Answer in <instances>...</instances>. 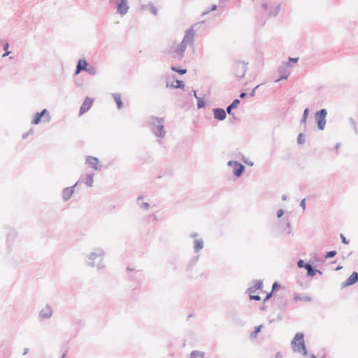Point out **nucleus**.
Wrapping results in <instances>:
<instances>
[{
    "instance_id": "obj_7",
    "label": "nucleus",
    "mask_w": 358,
    "mask_h": 358,
    "mask_svg": "<svg viewBox=\"0 0 358 358\" xmlns=\"http://www.w3.org/2000/svg\"><path fill=\"white\" fill-rule=\"evenodd\" d=\"M153 124H156V127L154 129V133L155 135L159 137H164L165 131L164 130V127L162 124V120L156 118L155 119V122Z\"/></svg>"
},
{
    "instance_id": "obj_27",
    "label": "nucleus",
    "mask_w": 358,
    "mask_h": 358,
    "mask_svg": "<svg viewBox=\"0 0 358 358\" xmlns=\"http://www.w3.org/2000/svg\"><path fill=\"white\" fill-rule=\"evenodd\" d=\"M298 142H299V143H300V144L303 143V142H304V138H303V134H300L299 135V136H298Z\"/></svg>"
},
{
    "instance_id": "obj_8",
    "label": "nucleus",
    "mask_w": 358,
    "mask_h": 358,
    "mask_svg": "<svg viewBox=\"0 0 358 358\" xmlns=\"http://www.w3.org/2000/svg\"><path fill=\"white\" fill-rule=\"evenodd\" d=\"M93 101H94L93 99H92L90 97H87L85 99L83 103L82 104V106L80 108L79 115H82L83 114H84L85 113L88 111L90 109V108L92 107Z\"/></svg>"
},
{
    "instance_id": "obj_13",
    "label": "nucleus",
    "mask_w": 358,
    "mask_h": 358,
    "mask_svg": "<svg viewBox=\"0 0 358 358\" xmlns=\"http://www.w3.org/2000/svg\"><path fill=\"white\" fill-rule=\"evenodd\" d=\"M128 6L127 3V0H121L120 3L117 6V11L119 13L123 15L127 12Z\"/></svg>"
},
{
    "instance_id": "obj_26",
    "label": "nucleus",
    "mask_w": 358,
    "mask_h": 358,
    "mask_svg": "<svg viewBox=\"0 0 358 358\" xmlns=\"http://www.w3.org/2000/svg\"><path fill=\"white\" fill-rule=\"evenodd\" d=\"M239 103H240V101H239V100H238V99H235V100L232 102V103L230 105V106H231V108H236L238 106V105L239 104Z\"/></svg>"
},
{
    "instance_id": "obj_4",
    "label": "nucleus",
    "mask_w": 358,
    "mask_h": 358,
    "mask_svg": "<svg viewBox=\"0 0 358 358\" xmlns=\"http://www.w3.org/2000/svg\"><path fill=\"white\" fill-rule=\"evenodd\" d=\"M262 7L270 15H276L279 11L280 4L276 0H264Z\"/></svg>"
},
{
    "instance_id": "obj_30",
    "label": "nucleus",
    "mask_w": 358,
    "mask_h": 358,
    "mask_svg": "<svg viewBox=\"0 0 358 358\" xmlns=\"http://www.w3.org/2000/svg\"><path fill=\"white\" fill-rule=\"evenodd\" d=\"M305 263L303 260H299V262H298V266L299 268H303V267H305Z\"/></svg>"
},
{
    "instance_id": "obj_15",
    "label": "nucleus",
    "mask_w": 358,
    "mask_h": 358,
    "mask_svg": "<svg viewBox=\"0 0 358 358\" xmlns=\"http://www.w3.org/2000/svg\"><path fill=\"white\" fill-rule=\"evenodd\" d=\"M87 62L86 60H85V59L80 60L77 65V69L76 71V74H78L82 70L87 71Z\"/></svg>"
},
{
    "instance_id": "obj_33",
    "label": "nucleus",
    "mask_w": 358,
    "mask_h": 358,
    "mask_svg": "<svg viewBox=\"0 0 358 358\" xmlns=\"http://www.w3.org/2000/svg\"><path fill=\"white\" fill-rule=\"evenodd\" d=\"M341 238L343 243H345V244L348 243V241L346 240L345 237L343 234L341 235Z\"/></svg>"
},
{
    "instance_id": "obj_35",
    "label": "nucleus",
    "mask_w": 358,
    "mask_h": 358,
    "mask_svg": "<svg viewBox=\"0 0 358 358\" xmlns=\"http://www.w3.org/2000/svg\"><path fill=\"white\" fill-rule=\"evenodd\" d=\"M280 287V285L277 283V282H275L273 285V287H272V289L273 290H275L276 289H278Z\"/></svg>"
},
{
    "instance_id": "obj_10",
    "label": "nucleus",
    "mask_w": 358,
    "mask_h": 358,
    "mask_svg": "<svg viewBox=\"0 0 358 358\" xmlns=\"http://www.w3.org/2000/svg\"><path fill=\"white\" fill-rule=\"evenodd\" d=\"M166 87L168 88H182L183 89L185 87V85L182 81L181 80H174L172 82H167L166 83Z\"/></svg>"
},
{
    "instance_id": "obj_9",
    "label": "nucleus",
    "mask_w": 358,
    "mask_h": 358,
    "mask_svg": "<svg viewBox=\"0 0 358 358\" xmlns=\"http://www.w3.org/2000/svg\"><path fill=\"white\" fill-rule=\"evenodd\" d=\"M229 166H232L234 169V173L236 176L239 177L244 171V166L237 162H229Z\"/></svg>"
},
{
    "instance_id": "obj_14",
    "label": "nucleus",
    "mask_w": 358,
    "mask_h": 358,
    "mask_svg": "<svg viewBox=\"0 0 358 358\" xmlns=\"http://www.w3.org/2000/svg\"><path fill=\"white\" fill-rule=\"evenodd\" d=\"M87 162L90 165L91 167L95 169H98L99 160L97 158L92 156H88L87 157Z\"/></svg>"
},
{
    "instance_id": "obj_34",
    "label": "nucleus",
    "mask_w": 358,
    "mask_h": 358,
    "mask_svg": "<svg viewBox=\"0 0 358 358\" xmlns=\"http://www.w3.org/2000/svg\"><path fill=\"white\" fill-rule=\"evenodd\" d=\"M301 206L302 207V208L304 210L305 208H306V200L305 199H303L301 201Z\"/></svg>"
},
{
    "instance_id": "obj_22",
    "label": "nucleus",
    "mask_w": 358,
    "mask_h": 358,
    "mask_svg": "<svg viewBox=\"0 0 358 358\" xmlns=\"http://www.w3.org/2000/svg\"><path fill=\"white\" fill-rule=\"evenodd\" d=\"M171 70L173 71H176L180 74H185L187 73V70L186 69H179L175 66H172L171 67Z\"/></svg>"
},
{
    "instance_id": "obj_25",
    "label": "nucleus",
    "mask_w": 358,
    "mask_h": 358,
    "mask_svg": "<svg viewBox=\"0 0 358 358\" xmlns=\"http://www.w3.org/2000/svg\"><path fill=\"white\" fill-rule=\"evenodd\" d=\"M262 327V326L259 325L255 328L252 335L254 337H255L257 335V334L260 332Z\"/></svg>"
},
{
    "instance_id": "obj_2",
    "label": "nucleus",
    "mask_w": 358,
    "mask_h": 358,
    "mask_svg": "<svg viewBox=\"0 0 358 358\" xmlns=\"http://www.w3.org/2000/svg\"><path fill=\"white\" fill-rule=\"evenodd\" d=\"M292 348L294 352L300 353L303 355H306L307 354L303 334L297 333L295 335L292 341Z\"/></svg>"
},
{
    "instance_id": "obj_12",
    "label": "nucleus",
    "mask_w": 358,
    "mask_h": 358,
    "mask_svg": "<svg viewBox=\"0 0 358 358\" xmlns=\"http://www.w3.org/2000/svg\"><path fill=\"white\" fill-rule=\"evenodd\" d=\"M215 118L219 120H223L226 117V112L221 108H217L213 110Z\"/></svg>"
},
{
    "instance_id": "obj_29",
    "label": "nucleus",
    "mask_w": 358,
    "mask_h": 358,
    "mask_svg": "<svg viewBox=\"0 0 358 358\" xmlns=\"http://www.w3.org/2000/svg\"><path fill=\"white\" fill-rule=\"evenodd\" d=\"M308 113H309V110L308 108H306L305 110H304V113H303V121L305 122L306 121V118L308 115Z\"/></svg>"
},
{
    "instance_id": "obj_24",
    "label": "nucleus",
    "mask_w": 358,
    "mask_h": 358,
    "mask_svg": "<svg viewBox=\"0 0 358 358\" xmlns=\"http://www.w3.org/2000/svg\"><path fill=\"white\" fill-rule=\"evenodd\" d=\"M203 248V242L201 241H195V249L199 250Z\"/></svg>"
},
{
    "instance_id": "obj_3",
    "label": "nucleus",
    "mask_w": 358,
    "mask_h": 358,
    "mask_svg": "<svg viewBox=\"0 0 358 358\" xmlns=\"http://www.w3.org/2000/svg\"><path fill=\"white\" fill-rule=\"evenodd\" d=\"M251 300L260 301L259 294L263 292L262 282L261 281L255 282L254 285L248 289Z\"/></svg>"
},
{
    "instance_id": "obj_17",
    "label": "nucleus",
    "mask_w": 358,
    "mask_h": 358,
    "mask_svg": "<svg viewBox=\"0 0 358 358\" xmlns=\"http://www.w3.org/2000/svg\"><path fill=\"white\" fill-rule=\"evenodd\" d=\"M73 193V189L72 187H68V188H66L64 191H63V194H62V196H63V198L64 200H68L70 199V197L72 196Z\"/></svg>"
},
{
    "instance_id": "obj_28",
    "label": "nucleus",
    "mask_w": 358,
    "mask_h": 358,
    "mask_svg": "<svg viewBox=\"0 0 358 358\" xmlns=\"http://www.w3.org/2000/svg\"><path fill=\"white\" fill-rule=\"evenodd\" d=\"M336 254V251H330L329 252L327 255H326V257L327 258H329V257H332L334 256H335Z\"/></svg>"
},
{
    "instance_id": "obj_32",
    "label": "nucleus",
    "mask_w": 358,
    "mask_h": 358,
    "mask_svg": "<svg viewBox=\"0 0 358 358\" xmlns=\"http://www.w3.org/2000/svg\"><path fill=\"white\" fill-rule=\"evenodd\" d=\"M283 213H284L283 210L280 209V210H278V212H277V216H278V217H280L283 215Z\"/></svg>"
},
{
    "instance_id": "obj_39",
    "label": "nucleus",
    "mask_w": 358,
    "mask_h": 358,
    "mask_svg": "<svg viewBox=\"0 0 358 358\" xmlns=\"http://www.w3.org/2000/svg\"><path fill=\"white\" fill-rule=\"evenodd\" d=\"M245 95H246L245 93H244V92L241 93V95H240V97L241 98H244L245 96Z\"/></svg>"
},
{
    "instance_id": "obj_38",
    "label": "nucleus",
    "mask_w": 358,
    "mask_h": 358,
    "mask_svg": "<svg viewBox=\"0 0 358 358\" xmlns=\"http://www.w3.org/2000/svg\"><path fill=\"white\" fill-rule=\"evenodd\" d=\"M289 61L290 62H298V58H289Z\"/></svg>"
},
{
    "instance_id": "obj_37",
    "label": "nucleus",
    "mask_w": 358,
    "mask_h": 358,
    "mask_svg": "<svg viewBox=\"0 0 358 358\" xmlns=\"http://www.w3.org/2000/svg\"><path fill=\"white\" fill-rule=\"evenodd\" d=\"M232 109H233V108H231V106H230V105H229V106L227 107V113H228L229 114H231V110H232Z\"/></svg>"
},
{
    "instance_id": "obj_18",
    "label": "nucleus",
    "mask_w": 358,
    "mask_h": 358,
    "mask_svg": "<svg viewBox=\"0 0 358 358\" xmlns=\"http://www.w3.org/2000/svg\"><path fill=\"white\" fill-rule=\"evenodd\" d=\"M113 98H114V100L117 106L118 109H121L122 108V102L121 95L120 94H114Z\"/></svg>"
},
{
    "instance_id": "obj_41",
    "label": "nucleus",
    "mask_w": 358,
    "mask_h": 358,
    "mask_svg": "<svg viewBox=\"0 0 358 358\" xmlns=\"http://www.w3.org/2000/svg\"><path fill=\"white\" fill-rule=\"evenodd\" d=\"M10 54V52L6 51V52L3 55V57H5L6 55H8Z\"/></svg>"
},
{
    "instance_id": "obj_1",
    "label": "nucleus",
    "mask_w": 358,
    "mask_h": 358,
    "mask_svg": "<svg viewBox=\"0 0 358 358\" xmlns=\"http://www.w3.org/2000/svg\"><path fill=\"white\" fill-rule=\"evenodd\" d=\"M193 44V36L190 34H187L182 42L177 46L173 47L171 50V57L174 59H180L184 57L186 49L189 47L192 48Z\"/></svg>"
},
{
    "instance_id": "obj_16",
    "label": "nucleus",
    "mask_w": 358,
    "mask_h": 358,
    "mask_svg": "<svg viewBox=\"0 0 358 358\" xmlns=\"http://www.w3.org/2000/svg\"><path fill=\"white\" fill-rule=\"evenodd\" d=\"M41 316L43 318H48L52 315V309L47 306L41 310Z\"/></svg>"
},
{
    "instance_id": "obj_6",
    "label": "nucleus",
    "mask_w": 358,
    "mask_h": 358,
    "mask_svg": "<svg viewBox=\"0 0 358 358\" xmlns=\"http://www.w3.org/2000/svg\"><path fill=\"white\" fill-rule=\"evenodd\" d=\"M42 117H44V121L50 120L49 113L46 109L43 110L41 113H36L32 120L31 123L34 124H38L41 122Z\"/></svg>"
},
{
    "instance_id": "obj_40",
    "label": "nucleus",
    "mask_w": 358,
    "mask_h": 358,
    "mask_svg": "<svg viewBox=\"0 0 358 358\" xmlns=\"http://www.w3.org/2000/svg\"><path fill=\"white\" fill-rule=\"evenodd\" d=\"M8 48V43H6V45H4V50H7Z\"/></svg>"
},
{
    "instance_id": "obj_20",
    "label": "nucleus",
    "mask_w": 358,
    "mask_h": 358,
    "mask_svg": "<svg viewBox=\"0 0 358 358\" xmlns=\"http://www.w3.org/2000/svg\"><path fill=\"white\" fill-rule=\"evenodd\" d=\"M305 268L307 270L308 274L310 276H313L315 274V271L312 268V266L310 264H306Z\"/></svg>"
},
{
    "instance_id": "obj_21",
    "label": "nucleus",
    "mask_w": 358,
    "mask_h": 358,
    "mask_svg": "<svg viewBox=\"0 0 358 358\" xmlns=\"http://www.w3.org/2000/svg\"><path fill=\"white\" fill-rule=\"evenodd\" d=\"M93 176L92 175H88L85 179V184L90 187H91L93 184Z\"/></svg>"
},
{
    "instance_id": "obj_31",
    "label": "nucleus",
    "mask_w": 358,
    "mask_h": 358,
    "mask_svg": "<svg viewBox=\"0 0 358 358\" xmlns=\"http://www.w3.org/2000/svg\"><path fill=\"white\" fill-rule=\"evenodd\" d=\"M288 76H289V73H285L284 76H282L281 78H278L276 82H278L279 80H282V79H287L288 78Z\"/></svg>"
},
{
    "instance_id": "obj_19",
    "label": "nucleus",
    "mask_w": 358,
    "mask_h": 358,
    "mask_svg": "<svg viewBox=\"0 0 358 358\" xmlns=\"http://www.w3.org/2000/svg\"><path fill=\"white\" fill-rule=\"evenodd\" d=\"M190 358H206L205 355L202 352L193 351L191 353Z\"/></svg>"
},
{
    "instance_id": "obj_5",
    "label": "nucleus",
    "mask_w": 358,
    "mask_h": 358,
    "mask_svg": "<svg viewBox=\"0 0 358 358\" xmlns=\"http://www.w3.org/2000/svg\"><path fill=\"white\" fill-rule=\"evenodd\" d=\"M326 116L327 111L324 109H322L315 114V118L317 122L318 128L321 130L324 129L326 124Z\"/></svg>"
},
{
    "instance_id": "obj_23",
    "label": "nucleus",
    "mask_w": 358,
    "mask_h": 358,
    "mask_svg": "<svg viewBox=\"0 0 358 358\" xmlns=\"http://www.w3.org/2000/svg\"><path fill=\"white\" fill-rule=\"evenodd\" d=\"M148 10L150 13H152L154 15H157V8L153 5L149 6Z\"/></svg>"
},
{
    "instance_id": "obj_11",
    "label": "nucleus",
    "mask_w": 358,
    "mask_h": 358,
    "mask_svg": "<svg viewBox=\"0 0 358 358\" xmlns=\"http://www.w3.org/2000/svg\"><path fill=\"white\" fill-rule=\"evenodd\" d=\"M358 281V273L353 272L351 275L345 282L344 286H350Z\"/></svg>"
},
{
    "instance_id": "obj_36",
    "label": "nucleus",
    "mask_w": 358,
    "mask_h": 358,
    "mask_svg": "<svg viewBox=\"0 0 358 358\" xmlns=\"http://www.w3.org/2000/svg\"><path fill=\"white\" fill-rule=\"evenodd\" d=\"M271 295H272V293H271V292H270V293L267 294H266V298H265L264 301H266V300H268V299H270V297L271 296Z\"/></svg>"
}]
</instances>
